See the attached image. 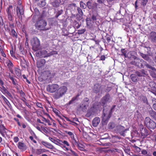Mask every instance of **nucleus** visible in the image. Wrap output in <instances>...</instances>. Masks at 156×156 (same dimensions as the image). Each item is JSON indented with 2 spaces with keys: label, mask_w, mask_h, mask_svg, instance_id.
Listing matches in <instances>:
<instances>
[{
  "label": "nucleus",
  "mask_w": 156,
  "mask_h": 156,
  "mask_svg": "<svg viewBox=\"0 0 156 156\" xmlns=\"http://www.w3.org/2000/svg\"><path fill=\"white\" fill-rule=\"evenodd\" d=\"M34 11L36 15L33 16L32 20L33 22H35V26L36 28L43 31L48 30L45 27L47 25V21L44 19V17L46 16L44 10H40L42 11L41 14H40L39 10Z\"/></svg>",
  "instance_id": "obj_1"
},
{
  "label": "nucleus",
  "mask_w": 156,
  "mask_h": 156,
  "mask_svg": "<svg viewBox=\"0 0 156 156\" xmlns=\"http://www.w3.org/2000/svg\"><path fill=\"white\" fill-rule=\"evenodd\" d=\"M68 89L66 87L63 86L58 88L53 95V97L55 99H57L62 97L67 92Z\"/></svg>",
  "instance_id": "obj_2"
},
{
  "label": "nucleus",
  "mask_w": 156,
  "mask_h": 156,
  "mask_svg": "<svg viewBox=\"0 0 156 156\" xmlns=\"http://www.w3.org/2000/svg\"><path fill=\"white\" fill-rule=\"evenodd\" d=\"M139 127L140 133L141 134V137L142 138H145L151 133V131L149 129L144 127L142 124H140Z\"/></svg>",
  "instance_id": "obj_3"
},
{
  "label": "nucleus",
  "mask_w": 156,
  "mask_h": 156,
  "mask_svg": "<svg viewBox=\"0 0 156 156\" xmlns=\"http://www.w3.org/2000/svg\"><path fill=\"white\" fill-rule=\"evenodd\" d=\"M144 123V125L148 129H154L156 127V123L149 117L145 118Z\"/></svg>",
  "instance_id": "obj_4"
},
{
  "label": "nucleus",
  "mask_w": 156,
  "mask_h": 156,
  "mask_svg": "<svg viewBox=\"0 0 156 156\" xmlns=\"http://www.w3.org/2000/svg\"><path fill=\"white\" fill-rule=\"evenodd\" d=\"M99 103H95L88 110L87 115L88 116L95 114L99 108Z\"/></svg>",
  "instance_id": "obj_5"
},
{
  "label": "nucleus",
  "mask_w": 156,
  "mask_h": 156,
  "mask_svg": "<svg viewBox=\"0 0 156 156\" xmlns=\"http://www.w3.org/2000/svg\"><path fill=\"white\" fill-rule=\"evenodd\" d=\"M131 63L140 68H143L144 67V64L145 63V61L142 59L136 58L134 61L131 62Z\"/></svg>",
  "instance_id": "obj_6"
},
{
  "label": "nucleus",
  "mask_w": 156,
  "mask_h": 156,
  "mask_svg": "<svg viewBox=\"0 0 156 156\" xmlns=\"http://www.w3.org/2000/svg\"><path fill=\"white\" fill-rule=\"evenodd\" d=\"M111 98L110 95L109 94L107 93L102 98L100 103L103 108H104L105 105L107 103L110 102L111 101Z\"/></svg>",
  "instance_id": "obj_7"
},
{
  "label": "nucleus",
  "mask_w": 156,
  "mask_h": 156,
  "mask_svg": "<svg viewBox=\"0 0 156 156\" xmlns=\"http://www.w3.org/2000/svg\"><path fill=\"white\" fill-rule=\"evenodd\" d=\"M116 132L119 133L121 135L124 136L126 135L125 133L127 131L129 130V128L128 127L125 128L122 125H119L116 126Z\"/></svg>",
  "instance_id": "obj_8"
},
{
  "label": "nucleus",
  "mask_w": 156,
  "mask_h": 156,
  "mask_svg": "<svg viewBox=\"0 0 156 156\" xmlns=\"http://www.w3.org/2000/svg\"><path fill=\"white\" fill-rule=\"evenodd\" d=\"M40 46V43L39 40L37 37H34L32 43V49L35 51L38 50Z\"/></svg>",
  "instance_id": "obj_9"
},
{
  "label": "nucleus",
  "mask_w": 156,
  "mask_h": 156,
  "mask_svg": "<svg viewBox=\"0 0 156 156\" xmlns=\"http://www.w3.org/2000/svg\"><path fill=\"white\" fill-rule=\"evenodd\" d=\"M59 87V85L56 84H48L46 87V90L49 92L53 93L57 90Z\"/></svg>",
  "instance_id": "obj_10"
},
{
  "label": "nucleus",
  "mask_w": 156,
  "mask_h": 156,
  "mask_svg": "<svg viewBox=\"0 0 156 156\" xmlns=\"http://www.w3.org/2000/svg\"><path fill=\"white\" fill-rule=\"evenodd\" d=\"M148 2L147 0H141L140 2L139 1L136 0L135 3V7L136 9H138V7L140 8H142V7H144L145 6Z\"/></svg>",
  "instance_id": "obj_11"
},
{
  "label": "nucleus",
  "mask_w": 156,
  "mask_h": 156,
  "mask_svg": "<svg viewBox=\"0 0 156 156\" xmlns=\"http://www.w3.org/2000/svg\"><path fill=\"white\" fill-rule=\"evenodd\" d=\"M87 23V27L91 30H93L94 29V22L92 20V19L90 18H87L86 20Z\"/></svg>",
  "instance_id": "obj_12"
},
{
  "label": "nucleus",
  "mask_w": 156,
  "mask_h": 156,
  "mask_svg": "<svg viewBox=\"0 0 156 156\" xmlns=\"http://www.w3.org/2000/svg\"><path fill=\"white\" fill-rule=\"evenodd\" d=\"M5 64L11 73L12 74L13 73V68L14 65L12 61L9 59H8L5 62Z\"/></svg>",
  "instance_id": "obj_13"
},
{
  "label": "nucleus",
  "mask_w": 156,
  "mask_h": 156,
  "mask_svg": "<svg viewBox=\"0 0 156 156\" xmlns=\"http://www.w3.org/2000/svg\"><path fill=\"white\" fill-rule=\"evenodd\" d=\"M104 109L103 113L102 115V121L103 123L105 124L107 123L108 120L111 116V115L109 113V114L105 113L104 112Z\"/></svg>",
  "instance_id": "obj_14"
},
{
  "label": "nucleus",
  "mask_w": 156,
  "mask_h": 156,
  "mask_svg": "<svg viewBox=\"0 0 156 156\" xmlns=\"http://www.w3.org/2000/svg\"><path fill=\"white\" fill-rule=\"evenodd\" d=\"M44 74L48 78H52L55 75L56 71L49 70H47L44 71Z\"/></svg>",
  "instance_id": "obj_15"
},
{
  "label": "nucleus",
  "mask_w": 156,
  "mask_h": 156,
  "mask_svg": "<svg viewBox=\"0 0 156 156\" xmlns=\"http://www.w3.org/2000/svg\"><path fill=\"white\" fill-rule=\"evenodd\" d=\"M8 130L3 125L0 123V133L3 137H5V135L7 134V131Z\"/></svg>",
  "instance_id": "obj_16"
},
{
  "label": "nucleus",
  "mask_w": 156,
  "mask_h": 156,
  "mask_svg": "<svg viewBox=\"0 0 156 156\" xmlns=\"http://www.w3.org/2000/svg\"><path fill=\"white\" fill-rule=\"evenodd\" d=\"M148 39L151 42L156 43V32H151L149 35Z\"/></svg>",
  "instance_id": "obj_17"
},
{
  "label": "nucleus",
  "mask_w": 156,
  "mask_h": 156,
  "mask_svg": "<svg viewBox=\"0 0 156 156\" xmlns=\"http://www.w3.org/2000/svg\"><path fill=\"white\" fill-rule=\"evenodd\" d=\"M18 148L21 151H24L26 150L27 149V147L26 145L23 142H19L17 144Z\"/></svg>",
  "instance_id": "obj_18"
},
{
  "label": "nucleus",
  "mask_w": 156,
  "mask_h": 156,
  "mask_svg": "<svg viewBox=\"0 0 156 156\" xmlns=\"http://www.w3.org/2000/svg\"><path fill=\"white\" fill-rule=\"evenodd\" d=\"M13 119L17 122V124L20 128H23V129H25L26 128L27 125V123H21L20 122L19 120L16 118H14Z\"/></svg>",
  "instance_id": "obj_19"
},
{
  "label": "nucleus",
  "mask_w": 156,
  "mask_h": 156,
  "mask_svg": "<svg viewBox=\"0 0 156 156\" xmlns=\"http://www.w3.org/2000/svg\"><path fill=\"white\" fill-rule=\"evenodd\" d=\"M49 140H51L52 142H53L56 144L62 147L63 145V144L61 142V140L59 139H55V138H52L51 137H49Z\"/></svg>",
  "instance_id": "obj_20"
},
{
  "label": "nucleus",
  "mask_w": 156,
  "mask_h": 156,
  "mask_svg": "<svg viewBox=\"0 0 156 156\" xmlns=\"http://www.w3.org/2000/svg\"><path fill=\"white\" fill-rule=\"evenodd\" d=\"M46 63V61L43 58L39 59L37 63V67L38 68H41L43 67Z\"/></svg>",
  "instance_id": "obj_21"
},
{
  "label": "nucleus",
  "mask_w": 156,
  "mask_h": 156,
  "mask_svg": "<svg viewBox=\"0 0 156 156\" xmlns=\"http://www.w3.org/2000/svg\"><path fill=\"white\" fill-rule=\"evenodd\" d=\"M87 6L89 9H95L98 5L96 2H92L90 1L87 2Z\"/></svg>",
  "instance_id": "obj_22"
},
{
  "label": "nucleus",
  "mask_w": 156,
  "mask_h": 156,
  "mask_svg": "<svg viewBox=\"0 0 156 156\" xmlns=\"http://www.w3.org/2000/svg\"><path fill=\"white\" fill-rule=\"evenodd\" d=\"M101 86L99 83L94 84L93 89L94 92L96 93L100 92L101 90Z\"/></svg>",
  "instance_id": "obj_23"
},
{
  "label": "nucleus",
  "mask_w": 156,
  "mask_h": 156,
  "mask_svg": "<svg viewBox=\"0 0 156 156\" xmlns=\"http://www.w3.org/2000/svg\"><path fill=\"white\" fill-rule=\"evenodd\" d=\"M92 15L91 16V19L92 20H93L94 22L96 23L98 25L97 23L96 20L98 18V14L97 13L96 10H93L92 11Z\"/></svg>",
  "instance_id": "obj_24"
},
{
  "label": "nucleus",
  "mask_w": 156,
  "mask_h": 156,
  "mask_svg": "<svg viewBox=\"0 0 156 156\" xmlns=\"http://www.w3.org/2000/svg\"><path fill=\"white\" fill-rule=\"evenodd\" d=\"M22 1L19 0L17 2V5H14L13 7L15 10H23V6L21 5Z\"/></svg>",
  "instance_id": "obj_25"
},
{
  "label": "nucleus",
  "mask_w": 156,
  "mask_h": 156,
  "mask_svg": "<svg viewBox=\"0 0 156 156\" xmlns=\"http://www.w3.org/2000/svg\"><path fill=\"white\" fill-rule=\"evenodd\" d=\"M149 86L151 92L153 94H156V84L153 82H151L149 83Z\"/></svg>",
  "instance_id": "obj_26"
},
{
  "label": "nucleus",
  "mask_w": 156,
  "mask_h": 156,
  "mask_svg": "<svg viewBox=\"0 0 156 156\" xmlns=\"http://www.w3.org/2000/svg\"><path fill=\"white\" fill-rule=\"evenodd\" d=\"M37 2V5L41 8L45 6L46 3L45 0H34Z\"/></svg>",
  "instance_id": "obj_27"
},
{
  "label": "nucleus",
  "mask_w": 156,
  "mask_h": 156,
  "mask_svg": "<svg viewBox=\"0 0 156 156\" xmlns=\"http://www.w3.org/2000/svg\"><path fill=\"white\" fill-rule=\"evenodd\" d=\"M80 96V94H78L76 96L73 97L72 99L67 104L68 105H70L75 103L78 100V97Z\"/></svg>",
  "instance_id": "obj_28"
},
{
  "label": "nucleus",
  "mask_w": 156,
  "mask_h": 156,
  "mask_svg": "<svg viewBox=\"0 0 156 156\" xmlns=\"http://www.w3.org/2000/svg\"><path fill=\"white\" fill-rule=\"evenodd\" d=\"M100 122V119L98 117H96L92 120V125L93 126L96 127Z\"/></svg>",
  "instance_id": "obj_29"
},
{
  "label": "nucleus",
  "mask_w": 156,
  "mask_h": 156,
  "mask_svg": "<svg viewBox=\"0 0 156 156\" xmlns=\"http://www.w3.org/2000/svg\"><path fill=\"white\" fill-rule=\"evenodd\" d=\"M14 71L17 77H20L21 76V72L20 69L19 68L15 67Z\"/></svg>",
  "instance_id": "obj_30"
},
{
  "label": "nucleus",
  "mask_w": 156,
  "mask_h": 156,
  "mask_svg": "<svg viewBox=\"0 0 156 156\" xmlns=\"http://www.w3.org/2000/svg\"><path fill=\"white\" fill-rule=\"evenodd\" d=\"M9 78L12 80V83L14 85H16L17 84V81L14 78V77L12 76H11L10 74H9Z\"/></svg>",
  "instance_id": "obj_31"
},
{
  "label": "nucleus",
  "mask_w": 156,
  "mask_h": 156,
  "mask_svg": "<svg viewBox=\"0 0 156 156\" xmlns=\"http://www.w3.org/2000/svg\"><path fill=\"white\" fill-rule=\"evenodd\" d=\"M40 53L41 55L44 58L49 57V53L45 50H42L41 51Z\"/></svg>",
  "instance_id": "obj_32"
},
{
  "label": "nucleus",
  "mask_w": 156,
  "mask_h": 156,
  "mask_svg": "<svg viewBox=\"0 0 156 156\" xmlns=\"http://www.w3.org/2000/svg\"><path fill=\"white\" fill-rule=\"evenodd\" d=\"M130 78L132 81L134 83H136L138 80V77L135 74H132L130 75Z\"/></svg>",
  "instance_id": "obj_33"
},
{
  "label": "nucleus",
  "mask_w": 156,
  "mask_h": 156,
  "mask_svg": "<svg viewBox=\"0 0 156 156\" xmlns=\"http://www.w3.org/2000/svg\"><path fill=\"white\" fill-rule=\"evenodd\" d=\"M20 65L21 66L24 68H26L27 66V62L24 59L23 60L20 58Z\"/></svg>",
  "instance_id": "obj_34"
},
{
  "label": "nucleus",
  "mask_w": 156,
  "mask_h": 156,
  "mask_svg": "<svg viewBox=\"0 0 156 156\" xmlns=\"http://www.w3.org/2000/svg\"><path fill=\"white\" fill-rule=\"evenodd\" d=\"M10 35L12 36L13 37L17 38L18 37L17 34L16 33L14 29H12L10 33Z\"/></svg>",
  "instance_id": "obj_35"
},
{
  "label": "nucleus",
  "mask_w": 156,
  "mask_h": 156,
  "mask_svg": "<svg viewBox=\"0 0 156 156\" xmlns=\"http://www.w3.org/2000/svg\"><path fill=\"white\" fill-rule=\"evenodd\" d=\"M0 98H2L3 99V100L4 101L5 103L7 105H8L9 107H10L11 106V104L8 101V100L7 99V98L3 95H1L0 96Z\"/></svg>",
  "instance_id": "obj_36"
},
{
  "label": "nucleus",
  "mask_w": 156,
  "mask_h": 156,
  "mask_svg": "<svg viewBox=\"0 0 156 156\" xmlns=\"http://www.w3.org/2000/svg\"><path fill=\"white\" fill-rule=\"evenodd\" d=\"M60 2V1L56 0L51 2V4L53 7H57L59 6Z\"/></svg>",
  "instance_id": "obj_37"
},
{
  "label": "nucleus",
  "mask_w": 156,
  "mask_h": 156,
  "mask_svg": "<svg viewBox=\"0 0 156 156\" xmlns=\"http://www.w3.org/2000/svg\"><path fill=\"white\" fill-rule=\"evenodd\" d=\"M140 56L145 60L149 61L150 60V58L147 55H145L142 53H140Z\"/></svg>",
  "instance_id": "obj_38"
},
{
  "label": "nucleus",
  "mask_w": 156,
  "mask_h": 156,
  "mask_svg": "<svg viewBox=\"0 0 156 156\" xmlns=\"http://www.w3.org/2000/svg\"><path fill=\"white\" fill-rule=\"evenodd\" d=\"M121 51L122 53L121 55L123 56L125 58H126L128 57V56L127 55V51L125 49L122 48L121 50Z\"/></svg>",
  "instance_id": "obj_39"
},
{
  "label": "nucleus",
  "mask_w": 156,
  "mask_h": 156,
  "mask_svg": "<svg viewBox=\"0 0 156 156\" xmlns=\"http://www.w3.org/2000/svg\"><path fill=\"white\" fill-rule=\"evenodd\" d=\"M45 149H38L35 150V153L37 155H39L45 151Z\"/></svg>",
  "instance_id": "obj_40"
},
{
  "label": "nucleus",
  "mask_w": 156,
  "mask_h": 156,
  "mask_svg": "<svg viewBox=\"0 0 156 156\" xmlns=\"http://www.w3.org/2000/svg\"><path fill=\"white\" fill-rule=\"evenodd\" d=\"M88 106V105L83 103L80 106V107L83 112H85L86 111L87 108Z\"/></svg>",
  "instance_id": "obj_41"
},
{
  "label": "nucleus",
  "mask_w": 156,
  "mask_h": 156,
  "mask_svg": "<svg viewBox=\"0 0 156 156\" xmlns=\"http://www.w3.org/2000/svg\"><path fill=\"white\" fill-rule=\"evenodd\" d=\"M149 114L156 121V112L152 110L150 111Z\"/></svg>",
  "instance_id": "obj_42"
},
{
  "label": "nucleus",
  "mask_w": 156,
  "mask_h": 156,
  "mask_svg": "<svg viewBox=\"0 0 156 156\" xmlns=\"http://www.w3.org/2000/svg\"><path fill=\"white\" fill-rule=\"evenodd\" d=\"M7 13L8 15V19L10 21H12L13 20L11 10H7Z\"/></svg>",
  "instance_id": "obj_43"
},
{
  "label": "nucleus",
  "mask_w": 156,
  "mask_h": 156,
  "mask_svg": "<svg viewBox=\"0 0 156 156\" xmlns=\"http://www.w3.org/2000/svg\"><path fill=\"white\" fill-rule=\"evenodd\" d=\"M2 87H0V90L1 92L4 94H5V93L8 91L5 87L3 86H1Z\"/></svg>",
  "instance_id": "obj_44"
},
{
  "label": "nucleus",
  "mask_w": 156,
  "mask_h": 156,
  "mask_svg": "<svg viewBox=\"0 0 156 156\" xmlns=\"http://www.w3.org/2000/svg\"><path fill=\"white\" fill-rule=\"evenodd\" d=\"M146 66L147 68L153 70H156V69L154 67L148 64L146 62L144 64V66Z\"/></svg>",
  "instance_id": "obj_45"
},
{
  "label": "nucleus",
  "mask_w": 156,
  "mask_h": 156,
  "mask_svg": "<svg viewBox=\"0 0 156 156\" xmlns=\"http://www.w3.org/2000/svg\"><path fill=\"white\" fill-rule=\"evenodd\" d=\"M24 14V10H17V14L19 18L22 17L21 15Z\"/></svg>",
  "instance_id": "obj_46"
},
{
  "label": "nucleus",
  "mask_w": 156,
  "mask_h": 156,
  "mask_svg": "<svg viewBox=\"0 0 156 156\" xmlns=\"http://www.w3.org/2000/svg\"><path fill=\"white\" fill-rule=\"evenodd\" d=\"M61 142L62 144H63L62 147L63 146H66V147H69V144L68 142L66 140H64L63 141L61 140Z\"/></svg>",
  "instance_id": "obj_47"
},
{
  "label": "nucleus",
  "mask_w": 156,
  "mask_h": 156,
  "mask_svg": "<svg viewBox=\"0 0 156 156\" xmlns=\"http://www.w3.org/2000/svg\"><path fill=\"white\" fill-rule=\"evenodd\" d=\"M10 53L11 56L13 57L14 59H18V57H17L15 56V52L13 51V50L10 51Z\"/></svg>",
  "instance_id": "obj_48"
},
{
  "label": "nucleus",
  "mask_w": 156,
  "mask_h": 156,
  "mask_svg": "<svg viewBox=\"0 0 156 156\" xmlns=\"http://www.w3.org/2000/svg\"><path fill=\"white\" fill-rule=\"evenodd\" d=\"M66 133L67 134L70 136L72 139H74V138L75 137L74 136L73 133L70 131H66Z\"/></svg>",
  "instance_id": "obj_49"
},
{
  "label": "nucleus",
  "mask_w": 156,
  "mask_h": 156,
  "mask_svg": "<svg viewBox=\"0 0 156 156\" xmlns=\"http://www.w3.org/2000/svg\"><path fill=\"white\" fill-rule=\"evenodd\" d=\"M78 13L77 14V16L78 17L79 16L81 19L82 18L83 15L82 10H78Z\"/></svg>",
  "instance_id": "obj_50"
},
{
  "label": "nucleus",
  "mask_w": 156,
  "mask_h": 156,
  "mask_svg": "<svg viewBox=\"0 0 156 156\" xmlns=\"http://www.w3.org/2000/svg\"><path fill=\"white\" fill-rule=\"evenodd\" d=\"M73 140V142L74 143L75 145L77 146L78 147H80V145L81 144L78 141L76 140L75 139V137L74 139H72Z\"/></svg>",
  "instance_id": "obj_51"
},
{
  "label": "nucleus",
  "mask_w": 156,
  "mask_h": 156,
  "mask_svg": "<svg viewBox=\"0 0 156 156\" xmlns=\"http://www.w3.org/2000/svg\"><path fill=\"white\" fill-rule=\"evenodd\" d=\"M89 99L87 98H84L83 101V103L87 105H89Z\"/></svg>",
  "instance_id": "obj_52"
},
{
  "label": "nucleus",
  "mask_w": 156,
  "mask_h": 156,
  "mask_svg": "<svg viewBox=\"0 0 156 156\" xmlns=\"http://www.w3.org/2000/svg\"><path fill=\"white\" fill-rule=\"evenodd\" d=\"M5 45L4 41L0 38V48H3Z\"/></svg>",
  "instance_id": "obj_53"
},
{
  "label": "nucleus",
  "mask_w": 156,
  "mask_h": 156,
  "mask_svg": "<svg viewBox=\"0 0 156 156\" xmlns=\"http://www.w3.org/2000/svg\"><path fill=\"white\" fill-rule=\"evenodd\" d=\"M105 37L106 38V40L107 41V43H109L111 40V37L110 35H108L107 34V35L105 36Z\"/></svg>",
  "instance_id": "obj_54"
},
{
  "label": "nucleus",
  "mask_w": 156,
  "mask_h": 156,
  "mask_svg": "<svg viewBox=\"0 0 156 156\" xmlns=\"http://www.w3.org/2000/svg\"><path fill=\"white\" fill-rule=\"evenodd\" d=\"M80 7L83 9H85L87 6L86 5L81 1L80 2Z\"/></svg>",
  "instance_id": "obj_55"
},
{
  "label": "nucleus",
  "mask_w": 156,
  "mask_h": 156,
  "mask_svg": "<svg viewBox=\"0 0 156 156\" xmlns=\"http://www.w3.org/2000/svg\"><path fill=\"white\" fill-rule=\"evenodd\" d=\"M46 147L47 148L51 149H53L54 148L53 146L49 143H48V144H47V146H46Z\"/></svg>",
  "instance_id": "obj_56"
},
{
  "label": "nucleus",
  "mask_w": 156,
  "mask_h": 156,
  "mask_svg": "<svg viewBox=\"0 0 156 156\" xmlns=\"http://www.w3.org/2000/svg\"><path fill=\"white\" fill-rule=\"evenodd\" d=\"M0 51L2 56L4 57H6V55L4 53L3 48H0Z\"/></svg>",
  "instance_id": "obj_57"
},
{
  "label": "nucleus",
  "mask_w": 156,
  "mask_h": 156,
  "mask_svg": "<svg viewBox=\"0 0 156 156\" xmlns=\"http://www.w3.org/2000/svg\"><path fill=\"white\" fill-rule=\"evenodd\" d=\"M49 57L51 55H54V54H58V52L56 51H52L50 52H49Z\"/></svg>",
  "instance_id": "obj_58"
},
{
  "label": "nucleus",
  "mask_w": 156,
  "mask_h": 156,
  "mask_svg": "<svg viewBox=\"0 0 156 156\" xmlns=\"http://www.w3.org/2000/svg\"><path fill=\"white\" fill-rule=\"evenodd\" d=\"M106 0H97V2L100 4H104L105 5H106L105 2Z\"/></svg>",
  "instance_id": "obj_59"
},
{
  "label": "nucleus",
  "mask_w": 156,
  "mask_h": 156,
  "mask_svg": "<svg viewBox=\"0 0 156 156\" xmlns=\"http://www.w3.org/2000/svg\"><path fill=\"white\" fill-rule=\"evenodd\" d=\"M41 128L42 129V133H47L48 132V131L47 130V128L45 127H44L43 126H41Z\"/></svg>",
  "instance_id": "obj_60"
},
{
  "label": "nucleus",
  "mask_w": 156,
  "mask_h": 156,
  "mask_svg": "<svg viewBox=\"0 0 156 156\" xmlns=\"http://www.w3.org/2000/svg\"><path fill=\"white\" fill-rule=\"evenodd\" d=\"M85 31L86 30L85 29L80 30H78V33L79 34H82L84 33Z\"/></svg>",
  "instance_id": "obj_61"
},
{
  "label": "nucleus",
  "mask_w": 156,
  "mask_h": 156,
  "mask_svg": "<svg viewBox=\"0 0 156 156\" xmlns=\"http://www.w3.org/2000/svg\"><path fill=\"white\" fill-rule=\"evenodd\" d=\"M142 73L140 72V71H136L135 72V74L137 76H138L141 77L143 76L142 75Z\"/></svg>",
  "instance_id": "obj_62"
},
{
  "label": "nucleus",
  "mask_w": 156,
  "mask_h": 156,
  "mask_svg": "<svg viewBox=\"0 0 156 156\" xmlns=\"http://www.w3.org/2000/svg\"><path fill=\"white\" fill-rule=\"evenodd\" d=\"M133 134L136 137H139L140 134L138 132L137 130H135L133 133Z\"/></svg>",
  "instance_id": "obj_63"
},
{
  "label": "nucleus",
  "mask_w": 156,
  "mask_h": 156,
  "mask_svg": "<svg viewBox=\"0 0 156 156\" xmlns=\"http://www.w3.org/2000/svg\"><path fill=\"white\" fill-rule=\"evenodd\" d=\"M62 10H58L56 14L55 17L57 18H58L59 16L62 13Z\"/></svg>",
  "instance_id": "obj_64"
}]
</instances>
